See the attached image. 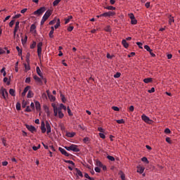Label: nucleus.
Here are the masks:
<instances>
[{"label":"nucleus","instance_id":"obj_62","mask_svg":"<svg viewBox=\"0 0 180 180\" xmlns=\"http://www.w3.org/2000/svg\"><path fill=\"white\" fill-rule=\"evenodd\" d=\"M25 83L26 84H30V77H27L25 79Z\"/></svg>","mask_w":180,"mask_h":180},{"label":"nucleus","instance_id":"obj_40","mask_svg":"<svg viewBox=\"0 0 180 180\" xmlns=\"http://www.w3.org/2000/svg\"><path fill=\"white\" fill-rule=\"evenodd\" d=\"M3 81L4 82H6L7 85H11V81H8V77H4Z\"/></svg>","mask_w":180,"mask_h":180},{"label":"nucleus","instance_id":"obj_2","mask_svg":"<svg viewBox=\"0 0 180 180\" xmlns=\"http://www.w3.org/2000/svg\"><path fill=\"white\" fill-rule=\"evenodd\" d=\"M41 133H46V131L47 134H49V133H51V126L50 125V123L49 122V121H46L45 123L44 122H41Z\"/></svg>","mask_w":180,"mask_h":180},{"label":"nucleus","instance_id":"obj_59","mask_svg":"<svg viewBox=\"0 0 180 180\" xmlns=\"http://www.w3.org/2000/svg\"><path fill=\"white\" fill-rule=\"evenodd\" d=\"M20 16H22L21 14H17V15H15L13 18V19H19V18H20Z\"/></svg>","mask_w":180,"mask_h":180},{"label":"nucleus","instance_id":"obj_41","mask_svg":"<svg viewBox=\"0 0 180 180\" xmlns=\"http://www.w3.org/2000/svg\"><path fill=\"white\" fill-rule=\"evenodd\" d=\"M55 29H58V27H60V19H58V21L56 22V24L54 26Z\"/></svg>","mask_w":180,"mask_h":180},{"label":"nucleus","instance_id":"obj_37","mask_svg":"<svg viewBox=\"0 0 180 180\" xmlns=\"http://www.w3.org/2000/svg\"><path fill=\"white\" fill-rule=\"evenodd\" d=\"M116 122H117V123H118V124H123L124 123V120H123V119L117 120Z\"/></svg>","mask_w":180,"mask_h":180},{"label":"nucleus","instance_id":"obj_33","mask_svg":"<svg viewBox=\"0 0 180 180\" xmlns=\"http://www.w3.org/2000/svg\"><path fill=\"white\" fill-rule=\"evenodd\" d=\"M9 94L11 96H15V90L13 89H10Z\"/></svg>","mask_w":180,"mask_h":180},{"label":"nucleus","instance_id":"obj_60","mask_svg":"<svg viewBox=\"0 0 180 180\" xmlns=\"http://www.w3.org/2000/svg\"><path fill=\"white\" fill-rule=\"evenodd\" d=\"M120 72H117L115 75H114V78H120Z\"/></svg>","mask_w":180,"mask_h":180},{"label":"nucleus","instance_id":"obj_20","mask_svg":"<svg viewBox=\"0 0 180 180\" xmlns=\"http://www.w3.org/2000/svg\"><path fill=\"white\" fill-rule=\"evenodd\" d=\"M169 18V25H172L175 22V20L174 19V17L172 15H169L168 16Z\"/></svg>","mask_w":180,"mask_h":180},{"label":"nucleus","instance_id":"obj_4","mask_svg":"<svg viewBox=\"0 0 180 180\" xmlns=\"http://www.w3.org/2000/svg\"><path fill=\"white\" fill-rule=\"evenodd\" d=\"M0 94L5 101L8 99V91H6V89L1 87L0 89Z\"/></svg>","mask_w":180,"mask_h":180},{"label":"nucleus","instance_id":"obj_15","mask_svg":"<svg viewBox=\"0 0 180 180\" xmlns=\"http://www.w3.org/2000/svg\"><path fill=\"white\" fill-rule=\"evenodd\" d=\"M136 168H137L136 172H138L139 174H143V172H144V169H146L144 167H141V166H137Z\"/></svg>","mask_w":180,"mask_h":180},{"label":"nucleus","instance_id":"obj_49","mask_svg":"<svg viewBox=\"0 0 180 180\" xmlns=\"http://www.w3.org/2000/svg\"><path fill=\"white\" fill-rule=\"evenodd\" d=\"M112 109L115 110V112H119L120 109L117 106H112Z\"/></svg>","mask_w":180,"mask_h":180},{"label":"nucleus","instance_id":"obj_42","mask_svg":"<svg viewBox=\"0 0 180 180\" xmlns=\"http://www.w3.org/2000/svg\"><path fill=\"white\" fill-rule=\"evenodd\" d=\"M65 162H67L68 164H70L71 165H72V167H74V165H75V163H74V162H72V160H65Z\"/></svg>","mask_w":180,"mask_h":180},{"label":"nucleus","instance_id":"obj_16","mask_svg":"<svg viewBox=\"0 0 180 180\" xmlns=\"http://www.w3.org/2000/svg\"><path fill=\"white\" fill-rule=\"evenodd\" d=\"M31 33H33L34 34H36L37 31H36V25L32 24L30 27V30Z\"/></svg>","mask_w":180,"mask_h":180},{"label":"nucleus","instance_id":"obj_25","mask_svg":"<svg viewBox=\"0 0 180 180\" xmlns=\"http://www.w3.org/2000/svg\"><path fill=\"white\" fill-rule=\"evenodd\" d=\"M44 108L47 116H50V109L49 107L47 105H44Z\"/></svg>","mask_w":180,"mask_h":180},{"label":"nucleus","instance_id":"obj_7","mask_svg":"<svg viewBox=\"0 0 180 180\" xmlns=\"http://www.w3.org/2000/svg\"><path fill=\"white\" fill-rule=\"evenodd\" d=\"M116 15V13L115 11H108L104 13L101 14V16L103 18H110V16H115Z\"/></svg>","mask_w":180,"mask_h":180},{"label":"nucleus","instance_id":"obj_53","mask_svg":"<svg viewBox=\"0 0 180 180\" xmlns=\"http://www.w3.org/2000/svg\"><path fill=\"white\" fill-rule=\"evenodd\" d=\"M13 25H15V20H13L9 22V27H13Z\"/></svg>","mask_w":180,"mask_h":180},{"label":"nucleus","instance_id":"obj_27","mask_svg":"<svg viewBox=\"0 0 180 180\" xmlns=\"http://www.w3.org/2000/svg\"><path fill=\"white\" fill-rule=\"evenodd\" d=\"M104 9H108V11H115L116 10V7L108 6L107 7H104Z\"/></svg>","mask_w":180,"mask_h":180},{"label":"nucleus","instance_id":"obj_55","mask_svg":"<svg viewBox=\"0 0 180 180\" xmlns=\"http://www.w3.org/2000/svg\"><path fill=\"white\" fill-rule=\"evenodd\" d=\"M15 108H16L17 110H20V103H17Z\"/></svg>","mask_w":180,"mask_h":180},{"label":"nucleus","instance_id":"obj_8","mask_svg":"<svg viewBox=\"0 0 180 180\" xmlns=\"http://www.w3.org/2000/svg\"><path fill=\"white\" fill-rule=\"evenodd\" d=\"M41 47H43V42H39L37 44V54L39 58H41Z\"/></svg>","mask_w":180,"mask_h":180},{"label":"nucleus","instance_id":"obj_5","mask_svg":"<svg viewBox=\"0 0 180 180\" xmlns=\"http://www.w3.org/2000/svg\"><path fill=\"white\" fill-rule=\"evenodd\" d=\"M44 12H46V7H41L37 11H35L33 13V15H38L40 16V15H42V13H44Z\"/></svg>","mask_w":180,"mask_h":180},{"label":"nucleus","instance_id":"obj_29","mask_svg":"<svg viewBox=\"0 0 180 180\" xmlns=\"http://www.w3.org/2000/svg\"><path fill=\"white\" fill-rule=\"evenodd\" d=\"M6 68H2V69L0 70L1 74H3L4 77H6Z\"/></svg>","mask_w":180,"mask_h":180},{"label":"nucleus","instance_id":"obj_24","mask_svg":"<svg viewBox=\"0 0 180 180\" xmlns=\"http://www.w3.org/2000/svg\"><path fill=\"white\" fill-rule=\"evenodd\" d=\"M122 44L125 49H127V47H129V44L127 43V41H126V39H123L122 41Z\"/></svg>","mask_w":180,"mask_h":180},{"label":"nucleus","instance_id":"obj_50","mask_svg":"<svg viewBox=\"0 0 180 180\" xmlns=\"http://www.w3.org/2000/svg\"><path fill=\"white\" fill-rule=\"evenodd\" d=\"M149 94H153V92H155V89L154 87H152L151 89H149L148 91Z\"/></svg>","mask_w":180,"mask_h":180},{"label":"nucleus","instance_id":"obj_28","mask_svg":"<svg viewBox=\"0 0 180 180\" xmlns=\"http://www.w3.org/2000/svg\"><path fill=\"white\" fill-rule=\"evenodd\" d=\"M75 134H76L75 132H68V133H66V136L68 137H70V138L74 137L75 136Z\"/></svg>","mask_w":180,"mask_h":180},{"label":"nucleus","instance_id":"obj_36","mask_svg":"<svg viewBox=\"0 0 180 180\" xmlns=\"http://www.w3.org/2000/svg\"><path fill=\"white\" fill-rule=\"evenodd\" d=\"M61 2V0H55L53 2V6H57V5H58L59 3Z\"/></svg>","mask_w":180,"mask_h":180},{"label":"nucleus","instance_id":"obj_23","mask_svg":"<svg viewBox=\"0 0 180 180\" xmlns=\"http://www.w3.org/2000/svg\"><path fill=\"white\" fill-rule=\"evenodd\" d=\"M33 96H34V93H33L32 90H29L27 95V98H33Z\"/></svg>","mask_w":180,"mask_h":180},{"label":"nucleus","instance_id":"obj_14","mask_svg":"<svg viewBox=\"0 0 180 180\" xmlns=\"http://www.w3.org/2000/svg\"><path fill=\"white\" fill-rule=\"evenodd\" d=\"M34 81L37 82V84H38L39 85H41V84H43V82L41 81V79H40V77H39L37 75H34L33 77Z\"/></svg>","mask_w":180,"mask_h":180},{"label":"nucleus","instance_id":"obj_11","mask_svg":"<svg viewBox=\"0 0 180 180\" xmlns=\"http://www.w3.org/2000/svg\"><path fill=\"white\" fill-rule=\"evenodd\" d=\"M58 150L61 153V154H63L65 157H70V154L68 153H67V150H65V149H64L61 147H59Z\"/></svg>","mask_w":180,"mask_h":180},{"label":"nucleus","instance_id":"obj_1","mask_svg":"<svg viewBox=\"0 0 180 180\" xmlns=\"http://www.w3.org/2000/svg\"><path fill=\"white\" fill-rule=\"evenodd\" d=\"M51 106L53 108L54 116L56 117H58L59 119H63V117H64V112L63 110L65 112V110H67V107H65V105H64L63 103L57 105L56 103H52Z\"/></svg>","mask_w":180,"mask_h":180},{"label":"nucleus","instance_id":"obj_17","mask_svg":"<svg viewBox=\"0 0 180 180\" xmlns=\"http://www.w3.org/2000/svg\"><path fill=\"white\" fill-rule=\"evenodd\" d=\"M78 129L82 130L83 131H86V127L84 125V124H79L77 125Z\"/></svg>","mask_w":180,"mask_h":180},{"label":"nucleus","instance_id":"obj_21","mask_svg":"<svg viewBox=\"0 0 180 180\" xmlns=\"http://www.w3.org/2000/svg\"><path fill=\"white\" fill-rule=\"evenodd\" d=\"M75 171H76V174L78 176H81V178H82V176H84V175L82 174V172H81V170H79L78 168H76Z\"/></svg>","mask_w":180,"mask_h":180},{"label":"nucleus","instance_id":"obj_46","mask_svg":"<svg viewBox=\"0 0 180 180\" xmlns=\"http://www.w3.org/2000/svg\"><path fill=\"white\" fill-rule=\"evenodd\" d=\"M25 70H27V71H29V70H30V65L28 64H25Z\"/></svg>","mask_w":180,"mask_h":180},{"label":"nucleus","instance_id":"obj_61","mask_svg":"<svg viewBox=\"0 0 180 180\" xmlns=\"http://www.w3.org/2000/svg\"><path fill=\"white\" fill-rule=\"evenodd\" d=\"M72 30H74V27L70 26L68 27V32H72Z\"/></svg>","mask_w":180,"mask_h":180},{"label":"nucleus","instance_id":"obj_63","mask_svg":"<svg viewBox=\"0 0 180 180\" xmlns=\"http://www.w3.org/2000/svg\"><path fill=\"white\" fill-rule=\"evenodd\" d=\"M94 171H96V172H101V168H99L98 167H96L94 168Z\"/></svg>","mask_w":180,"mask_h":180},{"label":"nucleus","instance_id":"obj_18","mask_svg":"<svg viewBox=\"0 0 180 180\" xmlns=\"http://www.w3.org/2000/svg\"><path fill=\"white\" fill-rule=\"evenodd\" d=\"M34 104H35V108H36V110H41V105H40V102L39 101H35L34 102Z\"/></svg>","mask_w":180,"mask_h":180},{"label":"nucleus","instance_id":"obj_57","mask_svg":"<svg viewBox=\"0 0 180 180\" xmlns=\"http://www.w3.org/2000/svg\"><path fill=\"white\" fill-rule=\"evenodd\" d=\"M165 133H166L167 134H169V133H171V129H169V128L165 129Z\"/></svg>","mask_w":180,"mask_h":180},{"label":"nucleus","instance_id":"obj_38","mask_svg":"<svg viewBox=\"0 0 180 180\" xmlns=\"http://www.w3.org/2000/svg\"><path fill=\"white\" fill-rule=\"evenodd\" d=\"M141 161L143 162H146V164H148L150 162L148 161V159H147V158H146V157H143V158H141Z\"/></svg>","mask_w":180,"mask_h":180},{"label":"nucleus","instance_id":"obj_26","mask_svg":"<svg viewBox=\"0 0 180 180\" xmlns=\"http://www.w3.org/2000/svg\"><path fill=\"white\" fill-rule=\"evenodd\" d=\"M48 98L51 101V102H54L56 101V96H53L51 94H49L48 96Z\"/></svg>","mask_w":180,"mask_h":180},{"label":"nucleus","instance_id":"obj_52","mask_svg":"<svg viewBox=\"0 0 180 180\" xmlns=\"http://www.w3.org/2000/svg\"><path fill=\"white\" fill-rule=\"evenodd\" d=\"M136 44L139 49H143V43L141 42H136Z\"/></svg>","mask_w":180,"mask_h":180},{"label":"nucleus","instance_id":"obj_56","mask_svg":"<svg viewBox=\"0 0 180 180\" xmlns=\"http://www.w3.org/2000/svg\"><path fill=\"white\" fill-rule=\"evenodd\" d=\"M29 89H30V86H27L25 89L24 91L25 92V94H27V91H29Z\"/></svg>","mask_w":180,"mask_h":180},{"label":"nucleus","instance_id":"obj_54","mask_svg":"<svg viewBox=\"0 0 180 180\" xmlns=\"http://www.w3.org/2000/svg\"><path fill=\"white\" fill-rule=\"evenodd\" d=\"M84 143H88L89 141V138L88 136H86L83 139Z\"/></svg>","mask_w":180,"mask_h":180},{"label":"nucleus","instance_id":"obj_30","mask_svg":"<svg viewBox=\"0 0 180 180\" xmlns=\"http://www.w3.org/2000/svg\"><path fill=\"white\" fill-rule=\"evenodd\" d=\"M36 70H37V73L38 74L39 76H41V75H43V72H41L39 66L37 67Z\"/></svg>","mask_w":180,"mask_h":180},{"label":"nucleus","instance_id":"obj_64","mask_svg":"<svg viewBox=\"0 0 180 180\" xmlns=\"http://www.w3.org/2000/svg\"><path fill=\"white\" fill-rule=\"evenodd\" d=\"M25 112H32V109H30V106H27V108L25 109Z\"/></svg>","mask_w":180,"mask_h":180},{"label":"nucleus","instance_id":"obj_48","mask_svg":"<svg viewBox=\"0 0 180 180\" xmlns=\"http://www.w3.org/2000/svg\"><path fill=\"white\" fill-rule=\"evenodd\" d=\"M99 136L101 137V139H106V136H105V134L101 132L99 133Z\"/></svg>","mask_w":180,"mask_h":180},{"label":"nucleus","instance_id":"obj_19","mask_svg":"<svg viewBox=\"0 0 180 180\" xmlns=\"http://www.w3.org/2000/svg\"><path fill=\"white\" fill-rule=\"evenodd\" d=\"M51 31L49 32V37L51 39H53V37H54V27H51Z\"/></svg>","mask_w":180,"mask_h":180},{"label":"nucleus","instance_id":"obj_9","mask_svg":"<svg viewBox=\"0 0 180 180\" xmlns=\"http://www.w3.org/2000/svg\"><path fill=\"white\" fill-rule=\"evenodd\" d=\"M128 16L131 19V25H137V20L136 19V17H134V14L129 13V14H128Z\"/></svg>","mask_w":180,"mask_h":180},{"label":"nucleus","instance_id":"obj_34","mask_svg":"<svg viewBox=\"0 0 180 180\" xmlns=\"http://www.w3.org/2000/svg\"><path fill=\"white\" fill-rule=\"evenodd\" d=\"M41 98L43 101H47V94L46 93H43L41 94Z\"/></svg>","mask_w":180,"mask_h":180},{"label":"nucleus","instance_id":"obj_45","mask_svg":"<svg viewBox=\"0 0 180 180\" xmlns=\"http://www.w3.org/2000/svg\"><path fill=\"white\" fill-rule=\"evenodd\" d=\"M108 160L110 161H115V158L113 156L108 155L107 156Z\"/></svg>","mask_w":180,"mask_h":180},{"label":"nucleus","instance_id":"obj_32","mask_svg":"<svg viewBox=\"0 0 180 180\" xmlns=\"http://www.w3.org/2000/svg\"><path fill=\"white\" fill-rule=\"evenodd\" d=\"M144 49L146 51H148L149 53H151V51H153V49H151L148 45H145Z\"/></svg>","mask_w":180,"mask_h":180},{"label":"nucleus","instance_id":"obj_58","mask_svg":"<svg viewBox=\"0 0 180 180\" xmlns=\"http://www.w3.org/2000/svg\"><path fill=\"white\" fill-rule=\"evenodd\" d=\"M1 54H5V48H0V55Z\"/></svg>","mask_w":180,"mask_h":180},{"label":"nucleus","instance_id":"obj_39","mask_svg":"<svg viewBox=\"0 0 180 180\" xmlns=\"http://www.w3.org/2000/svg\"><path fill=\"white\" fill-rule=\"evenodd\" d=\"M21 41H22V44H26V43L27 41V36H25L24 39H22Z\"/></svg>","mask_w":180,"mask_h":180},{"label":"nucleus","instance_id":"obj_22","mask_svg":"<svg viewBox=\"0 0 180 180\" xmlns=\"http://www.w3.org/2000/svg\"><path fill=\"white\" fill-rule=\"evenodd\" d=\"M143 82L145 84H150V82H153V78L148 77L143 79Z\"/></svg>","mask_w":180,"mask_h":180},{"label":"nucleus","instance_id":"obj_13","mask_svg":"<svg viewBox=\"0 0 180 180\" xmlns=\"http://www.w3.org/2000/svg\"><path fill=\"white\" fill-rule=\"evenodd\" d=\"M26 128L31 131V133H34V131H36V127H34V126L27 124Z\"/></svg>","mask_w":180,"mask_h":180},{"label":"nucleus","instance_id":"obj_3","mask_svg":"<svg viewBox=\"0 0 180 180\" xmlns=\"http://www.w3.org/2000/svg\"><path fill=\"white\" fill-rule=\"evenodd\" d=\"M65 150L67 151H73L74 153H79V149L78 148V146L75 144H72L70 146H65Z\"/></svg>","mask_w":180,"mask_h":180},{"label":"nucleus","instance_id":"obj_35","mask_svg":"<svg viewBox=\"0 0 180 180\" xmlns=\"http://www.w3.org/2000/svg\"><path fill=\"white\" fill-rule=\"evenodd\" d=\"M16 50L18 53V56H22V49L19 46H16Z\"/></svg>","mask_w":180,"mask_h":180},{"label":"nucleus","instance_id":"obj_6","mask_svg":"<svg viewBox=\"0 0 180 180\" xmlns=\"http://www.w3.org/2000/svg\"><path fill=\"white\" fill-rule=\"evenodd\" d=\"M141 119L143 120V122H145V123H148V124H151V123H153V120H151L150 117L145 114L141 115Z\"/></svg>","mask_w":180,"mask_h":180},{"label":"nucleus","instance_id":"obj_31","mask_svg":"<svg viewBox=\"0 0 180 180\" xmlns=\"http://www.w3.org/2000/svg\"><path fill=\"white\" fill-rule=\"evenodd\" d=\"M96 165L100 168H102V167H103V165L102 164V162L97 160L96 162Z\"/></svg>","mask_w":180,"mask_h":180},{"label":"nucleus","instance_id":"obj_43","mask_svg":"<svg viewBox=\"0 0 180 180\" xmlns=\"http://www.w3.org/2000/svg\"><path fill=\"white\" fill-rule=\"evenodd\" d=\"M41 79H42V81H44V84H47V79L43 76V75H41V76H39Z\"/></svg>","mask_w":180,"mask_h":180},{"label":"nucleus","instance_id":"obj_12","mask_svg":"<svg viewBox=\"0 0 180 180\" xmlns=\"http://www.w3.org/2000/svg\"><path fill=\"white\" fill-rule=\"evenodd\" d=\"M20 22L19 21H17L15 22V28H14V31H13V36L14 37H16V32H18V30H19V25H20Z\"/></svg>","mask_w":180,"mask_h":180},{"label":"nucleus","instance_id":"obj_47","mask_svg":"<svg viewBox=\"0 0 180 180\" xmlns=\"http://www.w3.org/2000/svg\"><path fill=\"white\" fill-rule=\"evenodd\" d=\"M66 109L68 110L69 116H72V112H71V109H70V107L66 108Z\"/></svg>","mask_w":180,"mask_h":180},{"label":"nucleus","instance_id":"obj_44","mask_svg":"<svg viewBox=\"0 0 180 180\" xmlns=\"http://www.w3.org/2000/svg\"><path fill=\"white\" fill-rule=\"evenodd\" d=\"M37 43L36 41H33L32 44L30 45V49H33L36 47Z\"/></svg>","mask_w":180,"mask_h":180},{"label":"nucleus","instance_id":"obj_10","mask_svg":"<svg viewBox=\"0 0 180 180\" xmlns=\"http://www.w3.org/2000/svg\"><path fill=\"white\" fill-rule=\"evenodd\" d=\"M52 13H53V11L49 9L46 11L45 14L44 15V16L42 18L47 20V19H49V18H50V16H51Z\"/></svg>","mask_w":180,"mask_h":180},{"label":"nucleus","instance_id":"obj_51","mask_svg":"<svg viewBox=\"0 0 180 180\" xmlns=\"http://www.w3.org/2000/svg\"><path fill=\"white\" fill-rule=\"evenodd\" d=\"M121 179L126 180V176L122 172H121Z\"/></svg>","mask_w":180,"mask_h":180}]
</instances>
